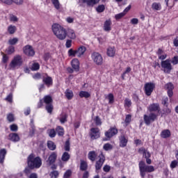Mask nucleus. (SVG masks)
<instances>
[{
    "instance_id": "obj_60",
    "label": "nucleus",
    "mask_w": 178,
    "mask_h": 178,
    "mask_svg": "<svg viewBox=\"0 0 178 178\" xmlns=\"http://www.w3.org/2000/svg\"><path fill=\"white\" fill-rule=\"evenodd\" d=\"M65 150L70 151V142L69 140H66L65 144Z\"/></svg>"
},
{
    "instance_id": "obj_43",
    "label": "nucleus",
    "mask_w": 178,
    "mask_h": 178,
    "mask_svg": "<svg viewBox=\"0 0 178 178\" xmlns=\"http://www.w3.org/2000/svg\"><path fill=\"white\" fill-rule=\"evenodd\" d=\"M51 2L54 6L58 10V9H60V3H59V0H51Z\"/></svg>"
},
{
    "instance_id": "obj_45",
    "label": "nucleus",
    "mask_w": 178,
    "mask_h": 178,
    "mask_svg": "<svg viewBox=\"0 0 178 178\" xmlns=\"http://www.w3.org/2000/svg\"><path fill=\"white\" fill-rule=\"evenodd\" d=\"M68 56H77V50H73V49H70L68 51Z\"/></svg>"
},
{
    "instance_id": "obj_38",
    "label": "nucleus",
    "mask_w": 178,
    "mask_h": 178,
    "mask_svg": "<svg viewBox=\"0 0 178 178\" xmlns=\"http://www.w3.org/2000/svg\"><path fill=\"white\" fill-rule=\"evenodd\" d=\"M56 131L58 134V136H63L65 134V131L63 130V127L58 126L56 129Z\"/></svg>"
},
{
    "instance_id": "obj_16",
    "label": "nucleus",
    "mask_w": 178,
    "mask_h": 178,
    "mask_svg": "<svg viewBox=\"0 0 178 178\" xmlns=\"http://www.w3.org/2000/svg\"><path fill=\"white\" fill-rule=\"evenodd\" d=\"M0 2L5 5H13V3L22 5V3H23V0H0Z\"/></svg>"
},
{
    "instance_id": "obj_56",
    "label": "nucleus",
    "mask_w": 178,
    "mask_h": 178,
    "mask_svg": "<svg viewBox=\"0 0 178 178\" xmlns=\"http://www.w3.org/2000/svg\"><path fill=\"white\" fill-rule=\"evenodd\" d=\"M70 176H72V170H67L63 175V178H70Z\"/></svg>"
},
{
    "instance_id": "obj_15",
    "label": "nucleus",
    "mask_w": 178,
    "mask_h": 178,
    "mask_svg": "<svg viewBox=\"0 0 178 178\" xmlns=\"http://www.w3.org/2000/svg\"><path fill=\"white\" fill-rule=\"evenodd\" d=\"M87 51V47L83 45L79 46L76 49V56L77 58H83L84 54Z\"/></svg>"
},
{
    "instance_id": "obj_5",
    "label": "nucleus",
    "mask_w": 178,
    "mask_h": 178,
    "mask_svg": "<svg viewBox=\"0 0 178 178\" xmlns=\"http://www.w3.org/2000/svg\"><path fill=\"white\" fill-rule=\"evenodd\" d=\"M158 113H150L149 115L145 114L143 115V120L146 126H149L151 123H154L158 119Z\"/></svg>"
},
{
    "instance_id": "obj_13",
    "label": "nucleus",
    "mask_w": 178,
    "mask_h": 178,
    "mask_svg": "<svg viewBox=\"0 0 178 178\" xmlns=\"http://www.w3.org/2000/svg\"><path fill=\"white\" fill-rule=\"evenodd\" d=\"M148 111L151 112V113L152 112H156L154 113H157V115H159V112H161V107H159V104L158 103H153L152 104H150L148 108Z\"/></svg>"
},
{
    "instance_id": "obj_46",
    "label": "nucleus",
    "mask_w": 178,
    "mask_h": 178,
    "mask_svg": "<svg viewBox=\"0 0 178 178\" xmlns=\"http://www.w3.org/2000/svg\"><path fill=\"white\" fill-rule=\"evenodd\" d=\"M96 10L98 13H102L105 10V6L103 4L98 6Z\"/></svg>"
},
{
    "instance_id": "obj_10",
    "label": "nucleus",
    "mask_w": 178,
    "mask_h": 178,
    "mask_svg": "<svg viewBox=\"0 0 178 178\" xmlns=\"http://www.w3.org/2000/svg\"><path fill=\"white\" fill-rule=\"evenodd\" d=\"M145 94L149 97L152 92L154 91V88H155V83H147L145 84Z\"/></svg>"
},
{
    "instance_id": "obj_55",
    "label": "nucleus",
    "mask_w": 178,
    "mask_h": 178,
    "mask_svg": "<svg viewBox=\"0 0 178 178\" xmlns=\"http://www.w3.org/2000/svg\"><path fill=\"white\" fill-rule=\"evenodd\" d=\"M108 103H109V104H113V102H114L113 94L109 93V94L108 95Z\"/></svg>"
},
{
    "instance_id": "obj_54",
    "label": "nucleus",
    "mask_w": 178,
    "mask_h": 178,
    "mask_svg": "<svg viewBox=\"0 0 178 178\" xmlns=\"http://www.w3.org/2000/svg\"><path fill=\"white\" fill-rule=\"evenodd\" d=\"M50 176L51 178H57L59 177V172L58 171H52L50 173Z\"/></svg>"
},
{
    "instance_id": "obj_57",
    "label": "nucleus",
    "mask_w": 178,
    "mask_h": 178,
    "mask_svg": "<svg viewBox=\"0 0 178 178\" xmlns=\"http://www.w3.org/2000/svg\"><path fill=\"white\" fill-rule=\"evenodd\" d=\"M39 69H40V64H38V63H35L33 64L31 67V70L35 71V70H38Z\"/></svg>"
},
{
    "instance_id": "obj_20",
    "label": "nucleus",
    "mask_w": 178,
    "mask_h": 178,
    "mask_svg": "<svg viewBox=\"0 0 178 178\" xmlns=\"http://www.w3.org/2000/svg\"><path fill=\"white\" fill-rule=\"evenodd\" d=\"M56 158H58V154H56V152H52L47 160V162L49 163V165L55 163V161H56Z\"/></svg>"
},
{
    "instance_id": "obj_1",
    "label": "nucleus",
    "mask_w": 178,
    "mask_h": 178,
    "mask_svg": "<svg viewBox=\"0 0 178 178\" xmlns=\"http://www.w3.org/2000/svg\"><path fill=\"white\" fill-rule=\"evenodd\" d=\"M52 31L56 35L58 38V40H63L66 38L67 31L63 26H60L58 24H54L52 25Z\"/></svg>"
},
{
    "instance_id": "obj_12",
    "label": "nucleus",
    "mask_w": 178,
    "mask_h": 178,
    "mask_svg": "<svg viewBox=\"0 0 178 178\" xmlns=\"http://www.w3.org/2000/svg\"><path fill=\"white\" fill-rule=\"evenodd\" d=\"M90 136L91 140H97V138H99V137H101V132L99 131V129L98 128L90 129Z\"/></svg>"
},
{
    "instance_id": "obj_41",
    "label": "nucleus",
    "mask_w": 178,
    "mask_h": 178,
    "mask_svg": "<svg viewBox=\"0 0 178 178\" xmlns=\"http://www.w3.org/2000/svg\"><path fill=\"white\" fill-rule=\"evenodd\" d=\"M168 102H169V99L168 98V97H163L161 102L162 105L168 108V106H169Z\"/></svg>"
},
{
    "instance_id": "obj_8",
    "label": "nucleus",
    "mask_w": 178,
    "mask_h": 178,
    "mask_svg": "<svg viewBox=\"0 0 178 178\" xmlns=\"http://www.w3.org/2000/svg\"><path fill=\"white\" fill-rule=\"evenodd\" d=\"M91 58L92 60H93L94 63L97 65V66H101V65L104 63V58H102L101 54L98 52H93L91 55Z\"/></svg>"
},
{
    "instance_id": "obj_58",
    "label": "nucleus",
    "mask_w": 178,
    "mask_h": 178,
    "mask_svg": "<svg viewBox=\"0 0 178 178\" xmlns=\"http://www.w3.org/2000/svg\"><path fill=\"white\" fill-rule=\"evenodd\" d=\"M126 15L124 14V13H120L119 14L115 15V17L116 19V20H119L120 19H122V17H124Z\"/></svg>"
},
{
    "instance_id": "obj_18",
    "label": "nucleus",
    "mask_w": 178,
    "mask_h": 178,
    "mask_svg": "<svg viewBox=\"0 0 178 178\" xmlns=\"http://www.w3.org/2000/svg\"><path fill=\"white\" fill-rule=\"evenodd\" d=\"M71 65L72 67V69L75 70V72H79L80 69V61H79V59L77 58H74L71 61Z\"/></svg>"
},
{
    "instance_id": "obj_28",
    "label": "nucleus",
    "mask_w": 178,
    "mask_h": 178,
    "mask_svg": "<svg viewBox=\"0 0 178 178\" xmlns=\"http://www.w3.org/2000/svg\"><path fill=\"white\" fill-rule=\"evenodd\" d=\"M161 137L162 138H169L170 137V131L169 129H164L161 133Z\"/></svg>"
},
{
    "instance_id": "obj_25",
    "label": "nucleus",
    "mask_w": 178,
    "mask_h": 178,
    "mask_svg": "<svg viewBox=\"0 0 178 178\" xmlns=\"http://www.w3.org/2000/svg\"><path fill=\"white\" fill-rule=\"evenodd\" d=\"M157 55H158L159 59H160L161 60H165V59L168 58V55L165 54L163 52V50H162L161 49H159L157 51Z\"/></svg>"
},
{
    "instance_id": "obj_50",
    "label": "nucleus",
    "mask_w": 178,
    "mask_h": 178,
    "mask_svg": "<svg viewBox=\"0 0 178 178\" xmlns=\"http://www.w3.org/2000/svg\"><path fill=\"white\" fill-rule=\"evenodd\" d=\"M94 122L96 124V126H101L102 124V122L101 121V118H99V116H96L94 119Z\"/></svg>"
},
{
    "instance_id": "obj_53",
    "label": "nucleus",
    "mask_w": 178,
    "mask_h": 178,
    "mask_svg": "<svg viewBox=\"0 0 178 178\" xmlns=\"http://www.w3.org/2000/svg\"><path fill=\"white\" fill-rule=\"evenodd\" d=\"M131 72V68L130 67H127L125 72L122 74V80H124V77L127 73H130Z\"/></svg>"
},
{
    "instance_id": "obj_64",
    "label": "nucleus",
    "mask_w": 178,
    "mask_h": 178,
    "mask_svg": "<svg viewBox=\"0 0 178 178\" xmlns=\"http://www.w3.org/2000/svg\"><path fill=\"white\" fill-rule=\"evenodd\" d=\"M7 119L8 122H13V120H15V118L12 114H8L7 116Z\"/></svg>"
},
{
    "instance_id": "obj_2",
    "label": "nucleus",
    "mask_w": 178,
    "mask_h": 178,
    "mask_svg": "<svg viewBox=\"0 0 178 178\" xmlns=\"http://www.w3.org/2000/svg\"><path fill=\"white\" fill-rule=\"evenodd\" d=\"M42 165V161L40 157H34V155L31 154L28 157V166L29 169H39Z\"/></svg>"
},
{
    "instance_id": "obj_42",
    "label": "nucleus",
    "mask_w": 178,
    "mask_h": 178,
    "mask_svg": "<svg viewBox=\"0 0 178 178\" xmlns=\"http://www.w3.org/2000/svg\"><path fill=\"white\" fill-rule=\"evenodd\" d=\"M113 148V146L111 145V143H106L103 146V149H104V151H111Z\"/></svg>"
},
{
    "instance_id": "obj_27",
    "label": "nucleus",
    "mask_w": 178,
    "mask_h": 178,
    "mask_svg": "<svg viewBox=\"0 0 178 178\" xmlns=\"http://www.w3.org/2000/svg\"><path fill=\"white\" fill-rule=\"evenodd\" d=\"M139 152L140 154H143V156H145V158H151V154L149 153V152L147 151L145 149V148L141 147L139 149Z\"/></svg>"
},
{
    "instance_id": "obj_17",
    "label": "nucleus",
    "mask_w": 178,
    "mask_h": 178,
    "mask_svg": "<svg viewBox=\"0 0 178 178\" xmlns=\"http://www.w3.org/2000/svg\"><path fill=\"white\" fill-rule=\"evenodd\" d=\"M8 140L13 143H19L20 141V136L16 133H11L8 135Z\"/></svg>"
},
{
    "instance_id": "obj_48",
    "label": "nucleus",
    "mask_w": 178,
    "mask_h": 178,
    "mask_svg": "<svg viewBox=\"0 0 178 178\" xmlns=\"http://www.w3.org/2000/svg\"><path fill=\"white\" fill-rule=\"evenodd\" d=\"M165 88L168 90V91L173 90V88H175V86H173V83H168L165 85Z\"/></svg>"
},
{
    "instance_id": "obj_30",
    "label": "nucleus",
    "mask_w": 178,
    "mask_h": 178,
    "mask_svg": "<svg viewBox=\"0 0 178 178\" xmlns=\"http://www.w3.org/2000/svg\"><path fill=\"white\" fill-rule=\"evenodd\" d=\"M65 95L67 99L69 100L72 99L74 95L73 94V91L69 89H67L65 92Z\"/></svg>"
},
{
    "instance_id": "obj_52",
    "label": "nucleus",
    "mask_w": 178,
    "mask_h": 178,
    "mask_svg": "<svg viewBox=\"0 0 178 178\" xmlns=\"http://www.w3.org/2000/svg\"><path fill=\"white\" fill-rule=\"evenodd\" d=\"M60 122L63 124V123H65V122H67V115L64 114L61 116L60 118Z\"/></svg>"
},
{
    "instance_id": "obj_11",
    "label": "nucleus",
    "mask_w": 178,
    "mask_h": 178,
    "mask_svg": "<svg viewBox=\"0 0 178 178\" xmlns=\"http://www.w3.org/2000/svg\"><path fill=\"white\" fill-rule=\"evenodd\" d=\"M42 82L47 87L49 88L52 84H54V80L52 79V77L48 76L47 74H43L42 76Z\"/></svg>"
},
{
    "instance_id": "obj_26",
    "label": "nucleus",
    "mask_w": 178,
    "mask_h": 178,
    "mask_svg": "<svg viewBox=\"0 0 178 178\" xmlns=\"http://www.w3.org/2000/svg\"><path fill=\"white\" fill-rule=\"evenodd\" d=\"M115 54H116V49H115V47H109L107 49V55L111 58H113L115 56Z\"/></svg>"
},
{
    "instance_id": "obj_7",
    "label": "nucleus",
    "mask_w": 178,
    "mask_h": 178,
    "mask_svg": "<svg viewBox=\"0 0 178 178\" xmlns=\"http://www.w3.org/2000/svg\"><path fill=\"white\" fill-rule=\"evenodd\" d=\"M98 160L95 162V170L96 172H98V170H101L102 166L104 165V163H105V155H104V153L102 152H100V154L98 155Z\"/></svg>"
},
{
    "instance_id": "obj_24",
    "label": "nucleus",
    "mask_w": 178,
    "mask_h": 178,
    "mask_svg": "<svg viewBox=\"0 0 178 178\" xmlns=\"http://www.w3.org/2000/svg\"><path fill=\"white\" fill-rule=\"evenodd\" d=\"M97 156H98V154L95 151H90L88 154V158L91 162H95V159H97Z\"/></svg>"
},
{
    "instance_id": "obj_9",
    "label": "nucleus",
    "mask_w": 178,
    "mask_h": 178,
    "mask_svg": "<svg viewBox=\"0 0 178 178\" xmlns=\"http://www.w3.org/2000/svg\"><path fill=\"white\" fill-rule=\"evenodd\" d=\"M118 133H119V131L118 130V128L114 126L111 127L110 129L104 133V135L107 140H111V138L115 137Z\"/></svg>"
},
{
    "instance_id": "obj_14",
    "label": "nucleus",
    "mask_w": 178,
    "mask_h": 178,
    "mask_svg": "<svg viewBox=\"0 0 178 178\" xmlns=\"http://www.w3.org/2000/svg\"><path fill=\"white\" fill-rule=\"evenodd\" d=\"M23 51L26 56H34V55H35V51H34V49H33V47L29 44L24 47Z\"/></svg>"
},
{
    "instance_id": "obj_21",
    "label": "nucleus",
    "mask_w": 178,
    "mask_h": 178,
    "mask_svg": "<svg viewBox=\"0 0 178 178\" xmlns=\"http://www.w3.org/2000/svg\"><path fill=\"white\" fill-rule=\"evenodd\" d=\"M119 140H120V147H121V148H124V147L127 146V143H129V139H127L126 136H121Z\"/></svg>"
},
{
    "instance_id": "obj_32",
    "label": "nucleus",
    "mask_w": 178,
    "mask_h": 178,
    "mask_svg": "<svg viewBox=\"0 0 178 178\" xmlns=\"http://www.w3.org/2000/svg\"><path fill=\"white\" fill-rule=\"evenodd\" d=\"M70 159V154L67 152H65L62 155L61 161H63V162H67V161H69Z\"/></svg>"
},
{
    "instance_id": "obj_4",
    "label": "nucleus",
    "mask_w": 178,
    "mask_h": 178,
    "mask_svg": "<svg viewBox=\"0 0 178 178\" xmlns=\"http://www.w3.org/2000/svg\"><path fill=\"white\" fill-rule=\"evenodd\" d=\"M139 166V172L141 177H145V173H151V172H154L155 169L152 165H146L145 162L141 161L138 163Z\"/></svg>"
},
{
    "instance_id": "obj_63",
    "label": "nucleus",
    "mask_w": 178,
    "mask_h": 178,
    "mask_svg": "<svg viewBox=\"0 0 178 178\" xmlns=\"http://www.w3.org/2000/svg\"><path fill=\"white\" fill-rule=\"evenodd\" d=\"M66 48H70L72 47V40H67L65 42Z\"/></svg>"
},
{
    "instance_id": "obj_49",
    "label": "nucleus",
    "mask_w": 178,
    "mask_h": 178,
    "mask_svg": "<svg viewBox=\"0 0 178 178\" xmlns=\"http://www.w3.org/2000/svg\"><path fill=\"white\" fill-rule=\"evenodd\" d=\"M46 111L48 113H52V111H54V106L52 104H47Z\"/></svg>"
},
{
    "instance_id": "obj_23",
    "label": "nucleus",
    "mask_w": 178,
    "mask_h": 178,
    "mask_svg": "<svg viewBox=\"0 0 178 178\" xmlns=\"http://www.w3.org/2000/svg\"><path fill=\"white\" fill-rule=\"evenodd\" d=\"M66 37H68L70 40H76V32L73 29H68L67 31Z\"/></svg>"
},
{
    "instance_id": "obj_6",
    "label": "nucleus",
    "mask_w": 178,
    "mask_h": 178,
    "mask_svg": "<svg viewBox=\"0 0 178 178\" xmlns=\"http://www.w3.org/2000/svg\"><path fill=\"white\" fill-rule=\"evenodd\" d=\"M161 65L163 72L167 74H170V72L173 70V67L172 66V63H170V60L169 59L161 61Z\"/></svg>"
},
{
    "instance_id": "obj_40",
    "label": "nucleus",
    "mask_w": 178,
    "mask_h": 178,
    "mask_svg": "<svg viewBox=\"0 0 178 178\" xmlns=\"http://www.w3.org/2000/svg\"><path fill=\"white\" fill-rule=\"evenodd\" d=\"M17 42H19V39L17 38H14L10 39L8 40V44L11 46L16 45V44H17Z\"/></svg>"
},
{
    "instance_id": "obj_47",
    "label": "nucleus",
    "mask_w": 178,
    "mask_h": 178,
    "mask_svg": "<svg viewBox=\"0 0 178 178\" xmlns=\"http://www.w3.org/2000/svg\"><path fill=\"white\" fill-rule=\"evenodd\" d=\"M124 106L125 108H130L131 106V100L130 99L126 98L124 99Z\"/></svg>"
},
{
    "instance_id": "obj_51",
    "label": "nucleus",
    "mask_w": 178,
    "mask_h": 178,
    "mask_svg": "<svg viewBox=\"0 0 178 178\" xmlns=\"http://www.w3.org/2000/svg\"><path fill=\"white\" fill-rule=\"evenodd\" d=\"M177 166H178L177 160L172 161L170 165V168H171L172 169H175V168H177Z\"/></svg>"
},
{
    "instance_id": "obj_3",
    "label": "nucleus",
    "mask_w": 178,
    "mask_h": 178,
    "mask_svg": "<svg viewBox=\"0 0 178 178\" xmlns=\"http://www.w3.org/2000/svg\"><path fill=\"white\" fill-rule=\"evenodd\" d=\"M23 65V57L21 55H16L10 61L8 67L10 70H17Z\"/></svg>"
},
{
    "instance_id": "obj_59",
    "label": "nucleus",
    "mask_w": 178,
    "mask_h": 178,
    "mask_svg": "<svg viewBox=\"0 0 178 178\" xmlns=\"http://www.w3.org/2000/svg\"><path fill=\"white\" fill-rule=\"evenodd\" d=\"M19 127H17V125L16 124H11L10 126V130H11V131H17Z\"/></svg>"
},
{
    "instance_id": "obj_34",
    "label": "nucleus",
    "mask_w": 178,
    "mask_h": 178,
    "mask_svg": "<svg viewBox=\"0 0 178 178\" xmlns=\"http://www.w3.org/2000/svg\"><path fill=\"white\" fill-rule=\"evenodd\" d=\"M88 168V165L87 164V162L83 161V160H81V165H80V169L81 170H87V168Z\"/></svg>"
},
{
    "instance_id": "obj_62",
    "label": "nucleus",
    "mask_w": 178,
    "mask_h": 178,
    "mask_svg": "<svg viewBox=\"0 0 178 178\" xmlns=\"http://www.w3.org/2000/svg\"><path fill=\"white\" fill-rule=\"evenodd\" d=\"M8 60H9V56L8 55L3 54L2 62L3 63H7Z\"/></svg>"
},
{
    "instance_id": "obj_31",
    "label": "nucleus",
    "mask_w": 178,
    "mask_h": 178,
    "mask_svg": "<svg viewBox=\"0 0 178 178\" xmlns=\"http://www.w3.org/2000/svg\"><path fill=\"white\" fill-rule=\"evenodd\" d=\"M47 147L51 151H55L56 149V145L51 140L47 142Z\"/></svg>"
},
{
    "instance_id": "obj_44",
    "label": "nucleus",
    "mask_w": 178,
    "mask_h": 178,
    "mask_svg": "<svg viewBox=\"0 0 178 178\" xmlns=\"http://www.w3.org/2000/svg\"><path fill=\"white\" fill-rule=\"evenodd\" d=\"M47 133H48L49 137H51V138H54V137H55V136H56V131H55V129H49L47 131Z\"/></svg>"
},
{
    "instance_id": "obj_22",
    "label": "nucleus",
    "mask_w": 178,
    "mask_h": 178,
    "mask_svg": "<svg viewBox=\"0 0 178 178\" xmlns=\"http://www.w3.org/2000/svg\"><path fill=\"white\" fill-rule=\"evenodd\" d=\"M101 0H79V2H82L83 3H86L88 6H94V5H97Z\"/></svg>"
},
{
    "instance_id": "obj_19",
    "label": "nucleus",
    "mask_w": 178,
    "mask_h": 178,
    "mask_svg": "<svg viewBox=\"0 0 178 178\" xmlns=\"http://www.w3.org/2000/svg\"><path fill=\"white\" fill-rule=\"evenodd\" d=\"M103 29L104 31L109 32L111 30H112V21L111 19H106L104 22Z\"/></svg>"
},
{
    "instance_id": "obj_39",
    "label": "nucleus",
    "mask_w": 178,
    "mask_h": 178,
    "mask_svg": "<svg viewBox=\"0 0 178 178\" xmlns=\"http://www.w3.org/2000/svg\"><path fill=\"white\" fill-rule=\"evenodd\" d=\"M8 31L10 34H15V33H16V26L13 25H10L8 27Z\"/></svg>"
},
{
    "instance_id": "obj_33",
    "label": "nucleus",
    "mask_w": 178,
    "mask_h": 178,
    "mask_svg": "<svg viewBox=\"0 0 178 178\" xmlns=\"http://www.w3.org/2000/svg\"><path fill=\"white\" fill-rule=\"evenodd\" d=\"M44 102L46 104V105H51L52 104V97L49 95L44 96Z\"/></svg>"
},
{
    "instance_id": "obj_36",
    "label": "nucleus",
    "mask_w": 178,
    "mask_h": 178,
    "mask_svg": "<svg viewBox=\"0 0 178 178\" xmlns=\"http://www.w3.org/2000/svg\"><path fill=\"white\" fill-rule=\"evenodd\" d=\"M6 54H7L8 55H12V54H15V47L9 46L6 49Z\"/></svg>"
},
{
    "instance_id": "obj_61",
    "label": "nucleus",
    "mask_w": 178,
    "mask_h": 178,
    "mask_svg": "<svg viewBox=\"0 0 178 178\" xmlns=\"http://www.w3.org/2000/svg\"><path fill=\"white\" fill-rule=\"evenodd\" d=\"M171 63H172V65H178V56H175L172 58Z\"/></svg>"
},
{
    "instance_id": "obj_37",
    "label": "nucleus",
    "mask_w": 178,
    "mask_h": 178,
    "mask_svg": "<svg viewBox=\"0 0 178 178\" xmlns=\"http://www.w3.org/2000/svg\"><path fill=\"white\" fill-rule=\"evenodd\" d=\"M152 8L154 10H161V9H162V6L159 3H153Z\"/></svg>"
},
{
    "instance_id": "obj_29",
    "label": "nucleus",
    "mask_w": 178,
    "mask_h": 178,
    "mask_svg": "<svg viewBox=\"0 0 178 178\" xmlns=\"http://www.w3.org/2000/svg\"><path fill=\"white\" fill-rule=\"evenodd\" d=\"M6 156V149H2L0 150V163H3L5 156Z\"/></svg>"
},
{
    "instance_id": "obj_35",
    "label": "nucleus",
    "mask_w": 178,
    "mask_h": 178,
    "mask_svg": "<svg viewBox=\"0 0 178 178\" xmlns=\"http://www.w3.org/2000/svg\"><path fill=\"white\" fill-rule=\"evenodd\" d=\"M90 96L91 95H90V93L86 91H81L79 92V97L81 98H90Z\"/></svg>"
}]
</instances>
